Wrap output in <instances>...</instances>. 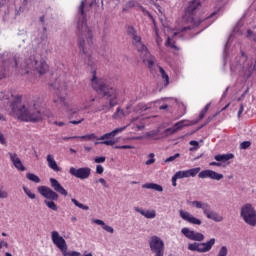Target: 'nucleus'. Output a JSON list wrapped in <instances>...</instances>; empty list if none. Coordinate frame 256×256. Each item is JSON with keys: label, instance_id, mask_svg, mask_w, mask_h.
<instances>
[{"label": "nucleus", "instance_id": "obj_52", "mask_svg": "<svg viewBox=\"0 0 256 256\" xmlns=\"http://www.w3.org/2000/svg\"><path fill=\"white\" fill-rule=\"evenodd\" d=\"M98 183H101V185H103V187H107V181H105V178H100L98 180Z\"/></svg>", "mask_w": 256, "mask_h": 256}, {"label": "nucleus", "instance_id": "obj_45", "mask_svg": "<svg viewBox=\"0 0 256 256\" xmlns=\"http://www.w3.org/2000/svg\"><path fill=\"white\" fill-rule=\"evenodd\" d=\"M5 99L9 100L11 99V97L8 94H5L4 92H0V100L3 101Z\"/></svg>", "mask_w": 256, "mask_h": 256}, {"label": "nucleus", "instance_id": "obj_7", "mask_svg": "<svg viewBox=\"0 0 256 256\" xmlns=\"http://www.w3.org/2000/svg\"><path fill=\"white\" fill-rule=\"evenodd\" d=\"M27 69L37 71L39 75H45L49 71V64L41 57V55H32L25 60Z\"/></svg>", "mask_w": 256, "mask_h": 256}, {"label": "nucleus", "instance_id": "obj_51", "mask_svg": "<svg viewBox=\"0 0 256 256\" xmlns=\"http://www.w3.org/2000/svg\"><path fill=\"white\" fill-rule=\"evenodd\" d=\"M205 115H207V112H204V110H201L200 114H199V121H201L202 119L205 118Z\"/></svg>", "mask_w": 256, "mask_h": 256}, {"label": "nucleus", "instance_id": "obj_57", "mask_svg": "<svg viewBox=\"0 0 256 256\" xmlns=\"http://www.w3.org/2000/svg\"><path fill=\"white\" fill-rule=\"evenodd\" d=\"M190 145H194L195 147H199V142L192 140L190 141Z\"/></svg>", "mask_w": 256, "mask_h": 256}, {"label": "nucleus", "instance_id": "obj_10", "mask_svg": "<svg viewBox=\"0 0 256 256\" xmlns=\"http://www.w3.org/2000/svg\"><path fill=\"white\" fill-rule=\"evenodd\" d=\"M193 207H196V209H202L203 214L207 219H211L212 221H215L216 223H221L223 221V216L219 215V213L211 210V205L208 203H203L201 201H192Z\"/></svg>", "mask_w": 256, "mask_h": 256}, {"label": "nucleus", "instance_id": "obj_17", "mask_svg": "<svg viewBox=\"0 0 256 256\" xmlns=\"http://www.w3.org/2000/svg\"><path fill=\"white\" fill-rule=\"evenodd\" d=\"M180 217L183 219V221H187V223H191V225H201V219H198L191 215V213L185 211V210H180Z\"/></svg>", "mask_w": 256, "mask_h": 256}, {"label": "nucleus", "instance_id": "obj_4", "mask_svg": "<svg viewBox=\"0 0 256 256\" xmlns=\"http://www.w3.org/2000/svg\"><path fill=\"white\" fill-rule=\"evenodd\" d=\"M127 35L131 37L132 44L137 49L138 53L144 64L147 65L148 69H153L155 65V57L151 55L147 46L141 41V36L137 35V30L133 26L127 27Z\"/></svg>", "mask_w": 256, "mask_h": 256}, {"label": "nucleus", "instance_id": "obj_30", "mask_svg": "<svg viewBox=\"0 0 256 256\" xmlns=\"http://www.w3.org/2000/svg\"><path fill=\"white\" fill-rule=\"evenodd\" d=\"M78 139H84L85 141H93V139H96L97 141H99V138H97V135H95V133L78 136Z\"/></svg>", "mask_w": 256, "mask_h": 256}, {"label": "nucleus", "instance_id": "obj_21", "mask_svg": "<svg viewBox=\"0 0 256 256\" xmlns=\"http://www.w3.org/2000/svg\"><path fill=\"white\" fill-rule=\"evenodd\" d=\"M213 245H215V238H211L206 243H200V253H207L210 249H213Z\"/></svg>", "mask_w": 256, "mask_h": 256}, {"label": "nucleus", "instance_id": "obj_27", "mask_svg": "<svg viewBox=\"0 0 256 256\" xmlns=\"http://www.w3.org/2000/svg\"><path fill=\"white\" fill-rule=\"evenodd\" d=\"M199 171H201L200 167H196V168H192V169H189V170H185L186 178L197 177V175L199 174Z\"/></svg>", "mask_w": 256, "mask_h": 256}, {"label": "nucleus", "instance_id": "obj_18", "mask_svg": "<svg viewBox=\"0 0 256 256\" xmlns=\"http://www.w3.org/2000/svg\"><path fill=\"white\" fill-rule=\"evenodd\" d=\"M46 159H47L48 167L52 169V171H55L56 173H59L62 171V168L59 167V165H57V161H55V158L53 157V155L48 154Z\"/></svg>", "mask_w": 256, "mask_h": 256}, {"label": "nucleus", "instance_id": "obj_37", "mask_svg": "<svg viewBox=\"0 0 256 256\" xmlns=\"http://www.w3.org/2000/svg\"><path fill=\"white\" fill-rule=\"evenodd\" d=\"M227 253H229V250H227V246H222L217 256H227Z\"/></svg>", "mask_w": 256, "mask_h": 256}, {"label": "nucleus", "instance_id": "obj_50", "mask_svg": "<svg viewBox=\"0 0 256 256\" xmlns=\"http://www.w3.org/2000/svg\"><path fill=\"white\" fill-rule=\"evenodd\" d=\"M185 125L183 124V121H180L175 124L176 129H183Z\"/></svg>", "mask_w": 256, "mask_h": 256}, {"label": "nucleus", "instance_id": "obj_33", "mask_svg": "<svg viewBox=\"0 0 256 256\" xmlns=\"http://www.w3.org/2000/svg\"><path fill=\"white\" fill-rule=\"evenodd\" d=\"M123 117H125V111H123L121 108H117L113 115V119H123Z\"/></svg>", "mask_w": 256, "mask_h": 256}, {"label": "nucleus", "instance_id": "obj_53", "mask_svg": "<svg viewBox=\"0 0 256 256\" xmlns=\"http://www.w3.org/2000/svg\"><path fill=\"white\" fill-rule=\"evenodd\" d=\"M209 165L211 167H221V162H210Z\"/></svg>", "mask_w": 256, "mask_h": 256}, {"label": "nucleus", "instance_id": "obj_64", "mask_svg": "<svg viewBox=\"0 0 256 256\" xmlns=\"http://www.w3.org/2000/svg\"><path fill=\"white\" fill-rule=\"evenodd\" d=\"M146 135H147V137H153V133L152 132H148Z\"/></svg>", "mask_w": 256, "mask_h": 256}, {"label": "nucleus", "instance_id": "obj_60", "mask_svg": "<svg viewBox=\"0 0 256 256\" xmlns=\"http://www.w3.org/2000/svg\"><path fill=\"white\" fill-rule=\"evenodd\" d=\"M0 143H5V137L0 133Z\"/></svg>", "mask_w": 256, "mask_h": 256}, {"label": "nucleus", "instance_id": "obj_31", "mask_svg": "<svg viewBox=\"0 0 256 256\" xmlns=\"http://www.w3.org/2000/svg\"><path fill=\"white\" fill-rule=\"evenodd\" d=\"M189 251H197L198 253H201V245L197 242L188 244Z\"/></svg>", "mask_w": 256, "mask_h": 256}, {"label": "nucleus", "instance_id": "obj_15", "mask_svg": "<svg viewBox=\"0 0 256 256\" xmlns=\"http://www.w3.org/2000/svg\"><path fill=\"white\" fill-rule=\"evenodd\" d=\"M181 233L186 239H190V241H203L205 239V236L201 232H195L188 227L182 228Z\"/></svg>", "mask_w": 256, "mask_h": 256}, {"label": "nucleus", "instance_id": "obj_5", "mask_svg": "<svg viewBox=\"0 0 256 256\" xmlns=\"http://www.w3.org/2000/svg\"><path fill=\"white\" fill-rule=\"evenodd\" d=\"M91 85L94 91L101 93L103 97L108 99L110 107H115L117 105V88L105 85L103 79L97 78V70H92Z\"/></svg>", "mask_w": 256, "mask_h": 256}, {"label": "nucleus", "instance_id": "obj_49", "mask_svg": "<svg viewBox=\"0 0 256 256\" xmlns=\"http://www.w3.org/2000/svg\"><path fill=\"white\" fill-rule=\"evenodd\" d=\"M245 110L243 104L240 105L239 111H238V119L241 118V115H243V111Z\"/></svg>", "mask_w": 256, "mask_h": 256}, {"label": "nucleus", "instance_id": "obj_24", "mask_svg": "<svg viewBox=\"0 0 256 256\" xmlns=\"http://www.w3.org/2000/svg\"><path fill=\"white\" fill-rule=\"evenodd\" d=\"M51 87H54V89H57L59 91V89H65L66 85H65V80L63 79V76H60L56 79V81L51 84Z\"/></svg>", "mask_w": 256, "mask_h": 256}, {"label": "nucleus", "instance_id": "obj_14", "mask_svg": "<svg viewBox=\"0 0 256 256\" xmlns=\"http://www.w3.org/2000/svg\"><path fill=\"white\" fill-rule=\"evenodd\" d=\"M70 175L76 177V179H89L91 177V168L89 167H82V168H75L71 167L69 170Z\"/></svg>", "mask_w": 256, "mask_h": 256}, {"label": "nucleus", "instance_id": "obj_58", "mask_svg": "<svg viewBox=\"0 0 256 256\" xmlns=\"http://www.w3.org/2000/svg\"><path fill=\"white\" fill-rule=\"evenodd\" d=\"M54 125H57L58 127H63L65 125L64 122H54Z\"/></svg>", "mask_w": 256, "mask_h": 256}, {"label": "nucleus", "instance_id": "obj_59", "mask_svg": "<svg viewBox=\"0 0 256 256\" xmlns=\"http://www.w3.org/2000/svg\"><path fill=\"white\" fill-rule=\"evenodd\" d=\"M104 107H105V106H102L101 108L95 109V110H94V113H99V112L103 111V110L105 109Z\"/></svg>", "mask_w": 256, "mask_h": 256}, {"label": "nucleus", "instance_id": "obj_63", "mask_svg": "<svg viewBox=\"0 0 256 256\" xmlns=\"http://www.w3.org/2000/svg\"><path fill=\"white\" fill-rule=\"evenodd\" d=\"M84 149H85V151H88V152L91 151V147H89V146H85Z\"/></svg>", "mask_w": 256, "mask_h": 256}, {"label": "nucleus", "instance_id": "obj_26", "mask_svg": "<svg viewBox=\"0 0 256 256\" xmlns=\"http://www.w3.org/2000/svg\"><path fill=\"white\" fill-rule=\"evenodd\" d=\"M233 154H218L214 156L215 161H229L230 159H233Z\"/></svg>", "mask_w": 256, "mask_h": 256}, {"label": "nucleus", "instance_id": "obj_62", "mask_svg": "<svg viewBox=\"0 0 256 256\" xmlns=\"http://www.w3.org/2000/svg\"><path fill=\"white\" fill-rule=\"evenodd\" d=\"M247 35H248V37H251V35H253V32L251 30H248Z\"/></svg>", "mask_w": 256, "mask_h": 256}, {"label": "nucleus", "instance_id": "obj_12", "mask_svg": "<svg viewBox=\"0 0 256 256\" xmlns=\"http://www.w3.org/2000/svg\"><path fill=\"white\" fill-rule=\"evenodd\" d=\"M125 129H127V127L124 126L121 128H117L110 133H106L102 135L100 138H98V141H101V142H96L95 145H107V146L115 145V140L113 139H115V136L118 135V133H123Z\"/></svg>", "mask_w": 256, "mask_h": 256}, {"label": "nucleus", "instance_id": "obj_25", "mask_svg": "<svg viewBox=\"0 0 256 256\" xmlns=\"http://www.w3.org/2000/svg\"><path fill=\"white\" fill-rule=\"evenodd\" d=\"M84 103L82 109H89L91 107V104L95 101V98H93L91 95L85 96L82 98Z\"/></svg>", "mask_w": 256, "mask_h": 256}, {"label": "nucleus", "instance_id": "obj_43", "mask_svg": "<svg viewBox=\"0 0 256 256\" xmlns=\"http://www.w3.org/2000/svg\"><path fill=\"white\" fill-rule=\"evenodd\" d=\"M105 171V168H103L101 165L96 166V173L98 175H103V172Z\"/></svg>", "mask_w": 256, "mask_h": 256}, {"label": "nucleus", "instance_id": "obj_32", "mask_svg": "<svg viewBox=\"0 0 256 256\" xmlns=\"http://www.w3.org/2000/svg\"><path fill=\"white\" fill-rule=\"evenodd\" d=\"M71 201H72V203H74V205L76 207H79V209H83V211H89V206L84 205V204L78 202L77 199L72 198Z\"/></svg>", "mask_w": 256, "mask_h": 256}, {"label": "nucleus", "instance_id": "obj_41", "mask_svg": "<svg viewBox=\"0 0 256 256\" xmlns=\"http://www.w3.org/2000/svg\"><path fill=\"white\" fill-rule=\"evenodd\" d=\"M181 154L179 153H176L175 155L173 156H170L166 159V163H171L172 161H175V159L179 158Z\"/></svg>", "mask_w": 256, "mask_h": 256}, {"label": "nucleus", "instance_id": "obj_48", "mask_svg": "<svg viewBox=\"0 0 256 256\" xmlns=\"http://www.w3.org/2000/svg\"><path fill=\"white\" fill-rule=\"evenodd\" d=\"M220 112H217L216 114H214L213 116H209L206 120V123H211V121H213V119H215V117H217V115H219Z\"/></svg>", "mask_w": 256, "mask_h": 256}, {"label": "nucleus", "instance_id": "obj_16", "mask_svg": "<svg viewBox=\"0 0 256 256\" xmlns=\"http://www.w3.org/2000/svg\"><path fill=\"white\" fill-rule=\"evenodd\" d=\"M199 179H213L214 181H221L223 174H219L213 170H203L198 174Z\"/></svg>", "mask_w": 256, "mask_h": 256}, {"label": "nucleus", "instance_id": "obj_23", "mask_svg": "<svg viewBox=\"0 0 256 256\" xmlns=\"http://www.w3.org/2000/svg\"><path fill=\"white\" fill-rule=\"evenodd\" d=\"M143 189H153L154 191H158L159 193L163 192V186L155 183H146L142 185Z\"/></svg>", "mask_w": 256, "mask_h": 256}, {"label": "nucleus", "instance_id": "obj_40", "mask_svg": "<svg viewBox=\"0 0 256 256\" xmlns=\"http://www.w3.org/2000/svg\"><path fill=\"white\" fill-rule=\"evenodd\" d=\"M251 147L250 141H244L240 144V149H249Z\"/></svg>", "mask_w": 256, "mask_h": 256}, {"label": "nucleus", "instance_id": "obj_39", "mask_svg": "<svg viewBox=\"0 0 256 256\" xmlns=\"http://www.w3.org/2000/svg\"><path fill=\"white\" fill-rule=\"evenodd\" d=\"M148 157H150V159L147 160V161L145 162V164H146V165H153V163H155V154L150 153V154L148 155Z\"/></svg>", "mask_w": 256, "mask_h": 256}, {"label": "nucleus", "instance_id": "obj_19", "mask_svg": "<svg viewBox=\"0 0 256 256\" xmlns=\"http://www.w3.org/2000/svg\"><path fill=\"white\" fill-rule=\"evenodd\" d=\"M9 155L14 167H16L18 171H25V166L23 165V162H21V159L17 157V154L10 153Z\"/></svg>", "mask_w": 256, "mask_h": 256}, {"label": "nucleus", "instance_id": "obj_46", "mask_svg": "<svg viewBox=\"0 0 256 256\" xmlns=\"http://www.w3.org/2000/svg\"><path fill=\"white\" fill-rule=\"evenodd\" d=\"M85 121L84 118H80L79 120H71L70 123L72 125H79L80 123H83Z\"/></svg>", "mask_w": 256, "mask_h": 256}, {"label": "nucleus", "instance_id": "obj_29", "mask_svg": "<svg viewBox=\"0 0 256 256\" xmlns=\"http://www.w3.org/2000/svg\"><path fill=\"white\" fill-rule=\"evenodd\" d=\"M26 178L33 183H41V178L33 173H27Z\"/></svg>", "mask_w": 256, "mask_h": 256}, {"label": "nucleus", "instance_id": "obj_55", "mask_svg": "<svg viewBox=\"0 0 256 256\" xmlns=\"http://www.w3.org/2000/svg\"><path fill=\"white\" fill-rule=\"evenodd\" d=\"M71 139H79V136H71V137H64L63 138L64 141H69Z\"/></svg>", "mask_w": 256, "mask_h": 256}, {"label": "nucleus", "instance_id": "obj_13", "mask_svg": "<svg viewBox=\"0 0 256 256\" xmlns=\"http://www.w3.org/2000/svg\"><path fill=\"white\" fill-rule=\"evenodd\" d=\"M149 245L155 256H163L165 254V243L158 236H152Z\"/></svg>", "mask_w": 256, "mask_h": 256}, {"label": "nucleus", "instance_id": "obj_54", "mask_svg": "<svg viewBox=\"0 0 256 256\" xmlns=\"http://www.w3.org/2000/svg\"><path fill=\"white\" fill-rule=\"evenodd\" d=\"M177 179H179V178H176L175 175L172 177V185H173V187H177Z\"/></svg>", "mask_w": 256, "mask_h": 256}, {"label": "nucleus", "instance_id": "obj_42", "mask_svg": "<svg viewBox=\"0 0 256 256\" xmlns=\"http://www.w3.org/2000/svg\"><path fill=\"white\" fill-rule=\"evenodd\" d=\"M106 159H107V158H106L105 156L96 157V158L94 159V163H105Z\"/></svg>", "mask_w": 256, "mask_h": 256}, {"label": "nucleus", "instance_id": "obj_8", "mask_svg": "<svg viewBox=\"0 0 256 256\" xmlns=\"http://www.w3.org/2000/svg\"><path fill=\"white\" fill-rule=\"evenodd\" d=\"M53 103L55 104V107H58V109L63 108L69 119H72L73 115H77L79 111H85L83 108H79L77 105H69L65 96H61L59 94L54 96Z\"/></svg>", "mask_w": 256, "mask_h": 256}, {"label": "nucleus", "instance_id": "obj_34", "mask_svg": "<svg viewBox=\"0 0 256 256\" xmlns=\"http://www.w3.org/2000/svg\"><path fill=\"white\" fill-rule=\"evenodd\" d=\"M166 47H170L171 49H175V51H179V47H177V45H175V42H173V40H171V37L167 38Z\"/></svg>", "mask_w": 256, "mask_h": 256}, {"label": "nucleus", "instance_id": "obj_38", "mask_svg": "<svg viewBox=\"0 0 256 256\" xmlns=\"http://www.w3.org/2000/svg\"><path fill=\"white\" fill-rule=\"evenodd\" d=\"M174 175L178 179H185V178H187V174H186L185 170L184 171H178Z\"/></svg>", "mask_w": 256, "mask_h": 256}, {"label": "nucleus", "instance_id": "obj_11", "mask_svg": "<svg viewBox=\"0 0 256 256\" xmlns=\"http://www.w3.org/2000/svg\"><path fill=\"white\" fill-rule=\"evenodd\" d=\"M240 215L247 225L256 226V210L253 205L245 204L242 206Z\"/></svg>", "mask_w": 256, "mask_h": 256}, {"label": "nucleus", "instance_id": "obj_20", "mask_svg": "<svg viewBox=\"0 0 256 256\" xmlns=\"http://www.w3.org/2000/svg\"><path fill=\"white\" fill-rule=\"evenodd\" d=\"M137 213L146 217V219H155L157 217V212L155 210H143L139 207L134 208Z\"/></svg>", "mask_w": 256, "mask_h": 256}, {"label": "nucleus", "instance_id": "obj_36", "mask_svg": "<svg viewBox=\"0 0 256 256\" xmlns=\"http://www.w3.org/2000/svg\"><path fill=\"white\" fill-rule=\"evenodd\" d=\"M24 193L29 197V199H35V193H33L29 188L23 187Z\"/></svg>", "mask_w": 256, "mask_h": 256}, {"label": "nucleus", "instance_id": "obj_47", "mask_svg": "<svg viewBox=\"0 0 256 256\" xmlns=\"http://www.w3.org/2000/svg\"><path fill=\"white\" fill-rule=\"evenodd\" d=\"M115 149H133L131 145L115 146Z\"/></svg>", "mask_w": 256, "mask_h": 256}, {"label": "nucleus", "instance_id": "obj_56", "mask_svg": "<svg viewBox=\"0 0 256 256\" xmlns=\"http://www.w3.org/2000/svg\"><path fill=\"white\" fill-rule=\"evenodd\" d=\"M210 107H211V103H208V104H206V106L204 107V109L202 111L207 113V111H209Z\"/></svg>", "mask_w": 256, "mask_h": 256}, {"label": "nucleus", "instance_id": "obj_44", "mask_svg": "<svg viewBox=\"0 0 256 256\" xmlns=\"http://www.w3.org/2000/svg\"><path fill=\"white\" fill-rule=\"evenodd\" d=\"M7 197H9V193H7V191L0 189V199H7Z\"/></svg>", "mask_w": 256, "mask_h": 256}, {"label": "nucleus", "instance_id": "obj_1", "mask_svg": "<svg viewBox=\"0 0 256 256\" xmlns=\"http://www.w3.org/2000/svg\"><path fill=\"white\" fill-rule=\"evenodd\" d=\"M87 7V0H82L78 7V47L80 49V57L84 60L89 67H95L96 61L93 58V30L87 26V13L85 9Z\"/></svg>", "mask_w": 256, "mask_h": 256}, {"label": "nucleus", "instance_id": "obj_22", "mask_svg": "<svg viewBox=\"0 0 256 256\" xmlns=\"http://www.w3.org/2000/svg\"><path fill=\"white\" fill-rule=\"evenodd\" d=\"M93 223H95L96 225H101L102 229H104V231H107V233H115V229H113V227L105 224V222L103 220L94 219Z\"/></svg>", "mask_w": 256, "mask_h": 256}, {"label": "nucleus", "instance_id": "obj_3", "mask_svg": "<svg viewBox=\"0 0 256 256\" xmlns=\"http://www.w3.org/2000/svg\"><path fill=\"white\" fill-rule=\"evenodd\" d=\"M50 185L52 189L47 186H39L37 188L38 193H40L42 197L46 199L44 203L46 207H48V209H51L52 211H57L58 207L54 201H59V194L67 197L69 193L61 186V183H59V181L55 178H50Z\"/></svg>", "mask_w": 256, "mask_h": 256}, {"label": "nucleus", "instance_id": "obj_9", "mask_svg": "<svg viewBox=\"0 0 256 256\" xmlns=\"http://www.w3.org/2000/svg\"><path fill=\"white\" fill-rule=\"evenodd\" d=\"M51 239H52V243L56 245V247L61 251L63 256H81V253L77 251L67 252V242L65 241V238L59 235V232L52 231Z\"/></svg>", "mask_w": 256, "mask_h": 256}, {"label": "nucleus", "instance_id": "obj_35", "mask_svg": "<svg viewBox=\"0 0 256 256\" xmlns=\"http://www.w3.org/2000/svg\"><path fill=\"white\" fill-rule=\"evenodd\" d=\"M138 5H139V3H137V1L131 0V1L127 2L126 7L123 8V11H127V9H133V7H137Z\"/></svg>", "mask_w": 256, "mask_h": 256}, {"label": "nucleus", "instance_id": "obj_28", "mask_svg": "<svg viewBox=\"0 0 256 256\" xmlns=\"http://www.w3.org/2000/svg\"><path fill=\"white\" fill-rule=\"evenodd\" d=\"M158 69L160 71L161 77L164 80L165 85H169V75H167V72H165V69L163 67L158 66Z\"/></svg>", "mask_w": 256, "mask_h": 256}, {"label": "nucleus", "instance_id": "obj_61", "mask_svg": "<svg viewBox=\"0 0 256 256\" xmlns=\"http://www.w3.org/2000/svg\"><path fill=\"white\" fill-rule=\"evenodd\" d=\"M167 107H169V106H167V105H162V106H160V110H165V109H167Z\"/></svg>", "mask_w": 256, "mask_h": 256}, {"label": "nucleus", "instance_id": "obj_2", "mask_svg": "<svg viewBox=\"0 0 256 256\" xmlns=\"http://www.w3.org/2000/svg\"><path fill=\"white\" fill-rule=\"evenodd\" d=\"M11 97L13 98V102L11 104L12 111L18 117L20 121L37 123V121H41L43 119V114H41V108L37 103H33L28 107L25 105H21V95H13L11 93Z\"/></svg>", "mask_w": 256, "mask_h": 256}, {"label": "nucleus", "instance_id": "obj_6", "mask_svg": "<svg viewBox=\"0 0 256 256\" xmlns=\"http://www.w3.org/2000/svg\"><path fill=\"white\" fill-rule=\"evenodd\" d=\"M199 7H201V0H191L188 2L185 10L184 15L182 17L183 23H188L192 26H186L182 28L183 31H189L191 27H197L203 23V20H195V15H197V11H199Z\"/></svg>", "mask_w": 256, "mask_h": 256}]
</instances>
